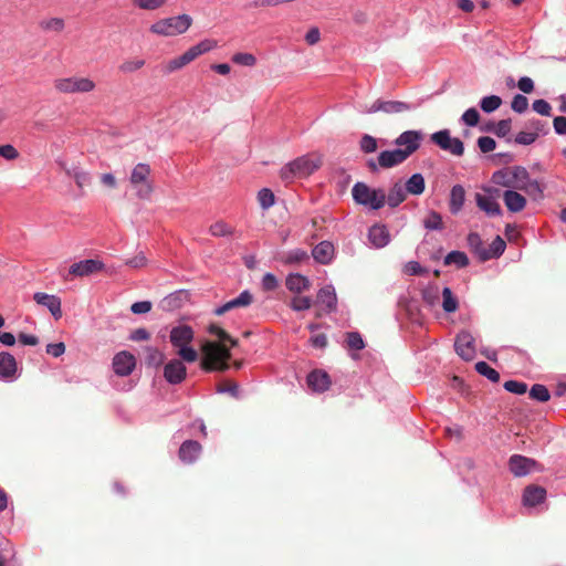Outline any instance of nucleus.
Masks as SVG:
<instances>
[{
  "mask_svg": "<svg viewBox=\"0 0 566 566\" xmlns=\"http://www.w3.org/2000/svg\"><path fill=\"white\" fill-rule=\"evenodd\" d=\"M208 332L216 336L220 343L206 340L202 344L201 368L206 371H226L229 368L228 360L231 357L230 349L226 344L230 343L231 346H235L237 340L216 324H210Z\"/></svg>",
  "mask_w": 566,
  "mask_h": 566,
  "instance_id": "f257e3e1",
  "label": "nucleus"
},
{
  "mask_svg": "<svg viewBox=\"0 0 566 566\" xmlns=\"http://www.w3.org/2000/svg\"><path fill=\"white\" fill-rule=\"evenodd\" d=\"M321 166V160L314 155H303L285 164L280 170L281 179L289 184L314 174Z\"/></svg>",
  "mask_w": 566,
  "mask_h": 566,
  "instance_id": "f03ea898",
  "label": "nucleus"
},
{
  "mask_svg": "<svg viewBox=\"0 0 566 566\" xmlns=\"http://www.w3.org/2000/svg\"><path fill=\"white\" fill-rule=\"evenodd\" d=\"M353 199L356 203L370 210H379L386 203V193L382 189L370 188L365 182H356L352 189Z\"/></svg>",
  "mask_w": 566,
  "mask_h": 566,
  "instance_id": "7ed1b4c3",
  "label": "nucleus"
},
{
  "mask_svg": "<svg viewBox=\"0 0 566 566\" xmlns=\"http://www.w3.org/2000/svg\"><path fill=\"white\" fill-rule=\"evenodd\" d=\"M192 19L188 14H180L177 17H170L161 19L150 25V32L163 35L174 36L185 33L191 25Z\"/></svg>",
  "mask_w": 566,
  "mask_h": 566,
  "instance_id": "20e7f679",
  "label": "nucleus"
},
{
  "mask_svg": "<svg viewBox=\"0 0 566 566\" xmlns=\"http://www.w3.org/2000/svg\"><path fill=\"white\" fill-rule=\"evenodd\" d=\"M514 190L524 191L534 200L544 198L545 186L532 179L528 170L523 166H513Z\"/></svg>",
  "mask_w": 566,
  "mask_h": 566,
  "instance_id": "39448f33",
  "label": "nucleus"
},
{
  "mask_svg": "<svg viewBox=\"0 0 566 566\" xmlns=\"http://www.w3.org/2000/svg\"><path fill=\"white\" fill-rule=\"evenodd\" d=\"M150 167L147 164H137L130 174L129 182L136 190V196L140 199H148L154 190L149 181Z\"/></svg>",
  "mask_w": 566,
  "mask_h": 566,
  "instance_id": "423d86ee",
  "label": "nucleus"
},
{
  "mask_svg": "<svg viewBox=\"0 0 566 566\" xmlns=\"http://www.w3.org/2000/svg\"><path fill=\"white\" fill-rule=\"evenodd\" d=\"M54 87L64 94L90 93L96 84L90 77L71 76L55 80Z\"/></svg>",
  "mask_w": 566,
  "mask_h": 566,
  "instance_id": "0eeeda50",
  "label": "nucleus"
},
{
  "mask_svg": "<svg viewBox=\"0 0 566 566\" xmlns=\"http://www.w3.org/2000/svg\"><path fill=\"white\" fill-rule=\"evenodd\" d=\"M408 158L400 151L399 148L391 150H382L377 159L369 158L366 161V166L371 172H377L380 168L389 169L399 166L405 163Z\"/></svg>",
  "mask_w": 566,
  "mask_h": 566,
  "instance_id": "6e6552de",
  "label": "nucleus"
},
{
  "mask_svg": "<svg viewBox=\"0 0 566 566\" xmlns=\"http://www.w3.org/2000/svg\"><path fill=\"white\" fill-rule=\"evenodd\" d=\"M417 104H411L402 101H386L378 98L368 108L361 109V113L374 114L385 113L387 115L401 114L417 108Z\"/></svg>",
  "mask_w": 566,
  "mask_h": 566,
  "instance_id": "1a4fd4ad",
  "label": "nucleus"
},
{
  "mask_svg": "<svg viewBox=\"0 0 566 566\" xmlns=\"http://www.w3.org/2000/svg\"><path fill=\"white\" fill-rule=\"evenodd\" d=\"M431 142L444 151L454 156H462L464 145L461 139L452 137L449 129H441L431 135Z\"/></svg>",
  "mask_w": 566,
  "mask_h": 566,
  "instance_id": "9d476101",
  "label": "nucleus"
},
{
  "mask_svg": "<svg viewBox=\"0 0 566 566\" xmlns=\"http://www.w3.org/2000/svg\"><path fill=\"white\" fill-rule=\"evenodd\" d=\"M422 137L423 135L420 130H406L395 139L394 144L409 158L419 149Z\"/></svg>",
  "mask_w": 566,
  "mask_h": 566,
  "instance_id": "9b49d317",
  "label": "nucleus"
},
{
  "mask_svg": "<svg viewBox=\"0 0 566 566\" xmlns=\"http://www.w3.org/2000/svg\"><path fill=\"white\" fill-rule=\"evenodd\" d=\"M112 367L117 376H129L136 367V358L132 353L122 350L113 357Z\"/></svg>",
  "mask_w": 566,
  "mask_h": 566,
  "instance_id": "f8f14e48",
  "label": "nucleus"
},
{
  "mask_svg": "<svg viewBox=\"0 0 566 566\" xmlns=\"http://www.w3.org/2000/svg\"><path fill=\"white\" fill-rule=\"evenodd\" d=\"M454 349L462 359H473L475 356L473 336L467 331L460 332L455 337Z\"/></svg>",
  "mask_w": 566,
  "mask_h": 566,
  "instance_id": "ddd939ff",
  "label": "nucleus"
},
{
  "mask_svg": "<svg viewBox=\"0 0 566 566\" xmlns=\"http://www.w3.org/2000/svg\"><path fill=\"white\" fill-rule=\"evenodd\" d=\"M105 264L95 259H87L73 263L69 269V274L73 276H88L93 273L104 270Z\"/></svg>",
  "mask_w": 566,
  "mask_h": 566,
  "instance_id": "4468645a",
  "label": "nucleus"
},
{
  "mask_svg": "<svg viewBox=\"0 0 566 566\" xmlns=\"http://www.w3.org/2000/svg\"><path fill=\"white\" fill-rule=\"evenodd\" d=\"M187 376V368L179 359H171L165 365L164 377L167 382L178 385L185 380Z\"/></svg>",
  "mask_w": 566,
  "mask_h": 566,
  "instance_id": "2eb2a0df",
  "label": "nucleus"
},
{
  "mask_svg": "<svg viewBox=\"0 0 566 566\" xmlns=\"http://www.w3.org/2000/svg\"><path fill=\"white\" fill-rule=\"evenodd\" d=\"M316 303L323 306L325 314H331L337 310V295L335 287L327 284L319 289L316 296Z\"/></svg>",
  "mask_w": 566,
  "mask_h": 566,
  "instance_id": "dca6fc26",
  "label": "nucleus"
},
{
  "mask_svg": "<svg viewBox=\"0 0 566 566\" xmlns=\"http://www.w3.org/2000/svg\"><path fill=\"white\" fill-rule=\"evenodd\" d=\"M536 461L521 454H513L509 460V469L515 476H525L532 472Z\"/></svg>",
  "mask_w": 566,
  "mask_h": 566,
  "instance_id": "f3484780",
  "label": "nucleus"
},
{
  "mask_svg": "<svg viewBox=\"0 0 566 566\" xmlns=\"http://www.w3.org/2000/svg\"><path fill=\"white\" fill-rule=\"evenodd\" d=\"M252 301L253 295L250 293V291L244 290L233 300H230L226 302L223 305L216 307L213 310V313L218 316H221L229 311L240 307H247L252 303Z\"/></svg>",
  "mask_w": 566,
  "mask_h": 566,
  "instance_id": "a211bd4d",
  "label": "nucleus"
},
{
  "mask_svg": "<svg viewBox=\"0 0 566 566\" xmlns=\"http://www.w3.org/2000/svg\"><path fill=\"white\" fill-rule=\"evenodd\" d=\"M368 241L376 248L381 249L389 244L390 233L385 224H374L368 230Z\"/></svg>",
  "mask_w": 566,
  "mask_h": 566,
  "instance_id": "6ab92c4d",
  "label": "nucleus"
},
{
  "mask_svg": "<svg viewBox=\"0 0 566 566\" xmlns=\"http://www.w3.org/2000/svg\"><path fill=\"white\" fill-rule=\"evenodd\" d=\"M33 298L39 305L46 307L54 318L59 319L62 316L61 300L56 295L36 292Z\"/></svg>",
  "mask_w": 566,
  "mask_h": 566,
  "instance_id": "aec40b11",
  "label": "nucleus"
},
{
  "mask_svg": "<svg viewBox=\"0 0 566 566\" xmlns=\"http://www.w3.org/2000/svg\"><path fill=\"white\" fill-rule=\"evenodd\" d=\"M306 382L313 391L323 392L329 388L331 378L326 371L316 369L307 375Z\"/></svg>",
  "mask_w": 566,
  "mask_h": 566,
  "instance_id": "412c9836",
  "label": "nucleus"
},
{
  "mask_svg": "<svg viewBox=\"0 0 566 566\" xmlns=\"http://www.w3.org/2000/svg\"><path fill=\"white\" fill-rule=\"evenodd\" d=\"M193 335V329L189 325H178L170 331V343L179 348L191 343Z\"/></svg>",
  "mask_w": 566,
  "mask_h": 566,
  "instance_id": "4be33fe9",
  "label": "nucleus"
},
{
  "mask_svg": "<svg viewBox=\"0 0 566 566\" xmlns=\"http://www.w3.org/2000/svg\"><path fill=\"white\" fill-rule=\"evenodd\" d=\"M17 360L8 352L0 353V376L4 380L12 381L17 378Z\"/></svg>",
  "mask_w": 566,
  "mask_h": 566,
  "instance_id": "5701e85b",
  "label": "nucleus"
},
{
  "mask_svg": "<svg viewBox=\"0 0 566 566\" xmlns=\"http://www.w3.org/2000/svg\"><path fill=\"white\" fill-rule=\"evenodd\" d=\"M314 260L319 264H329L335 256V248L329 241H322L312 250Z\"/></svg>",
  "mask_w": 566,
  "mask_h": 566,
  "instance_id": "b1692460",
  "label": "nucleus"
},
{
  "mask_svg": "<svg viewBox=\"0 0 566 566\" xmlns=\"http://www.w3.org/2000/svg\"><path fill=\"white\" fill-rule=\"evenodd\" d=\"M504 205L510 212H521L527 203L526 198L516 190H505L502 195Z\"/></svg>",
  "mask_w": 566,
  "mask_h": 566,
  "instance_id": "393cba45",
  "label": "nucleus"
},
{
  "mask_svg": "<svg viewBox=\"0 0 566 566\" xmlns=\"http://www.w3.org/2000/svg\"><path fill=\"white\" fill-rule=\"evenodd\" d=\"M201 453V444L195 440H186L179 448V459L184 463H193Z\"/></svg>",
  "mask_w": 566,
  "mask_h": 566,
  "instance_id": "a878e982",
  "label": "nucleus"
},
{
  "mask_svg": "<svg viewBox=\"0 0 566 566\" xmlns=\"http://www.w3.org/2000/svg\"><path fill=\"white\" fill-rule=\"evenodd\" d=\"M57 164L66 172L67 176L72 177L78 188H84L91 184V176L87 171L83 170L76 165L67 166L64 161L59 160Z\"/></svg>",
  "mask_w": 566,
  "mask_h": 566,
  "instance_id": "bb28decb",
  "label": "nucleus"
},
{
  "mask_svg": "<svg viewBox=\"0 0 566 566\" xmlns=\"http://www.w3.org/2000/svg\"><path fill=\"white\" fill-rule=\"evenodd\" d=\"M546 490L537 485H528L523 492V504L528 507H535L544 502Z\"/></svg>",
  "mask_w": 566,
  "mask_h": 566,
  "instance_id": "cd10ccee",
  "label": "nucleus"
},
{
  "mask_svg": "<svg viewBox=\"0 0 566 566\" xmlns=\"http://www.w3.org/2000/svg\"><path fill=\"white\" fill-rule=\"evenodd\" d=\"M491 181L496 186L506 188V190H513L515 185L513 179V166L494 171Z\"/></svg>",
  "mask_w": 566,
  "mask_h": 566,
  "instance_id": "c85d7f7f",
  "label": "nucleus"
},
{
  "mask_svg": "<svg viewBox=\"0 0 566 566\" xmlns=\"http://www.w3.org/2000/svg\"><path fill=\"white\" fill-rule=\"evenodd\" d=\"M286 289L294 293H302L304 291L310 290L311 282L308 277L300 274V273H292L289 274L285 281Z\"/></svg>",
  "mask_w": 566,
  "mask_h": 566,
  "instance_id": "c756f323",
  "label": "nucleus"
},
{
  "mask_svg": "<svg viewBox=\"0 0 566 566\" xmlns=\"http://www.w3.org/2000/svg\"><path fill=\"white\" fill-rule=\"evenodd\" d=\"M476 205L490 217H499L502 214L499 202L489 196L476 195Z\"/></svg>",
  "mask_w": 566,
  "mask_h": 566,
  "instance_id": "7c9ffc66",
  "label": "nucleus"
},
{
  "mask_svg": "<svg viewBox=\"0 0 566 566\" xmlns=\"http://www.w3.org/2000/svg\"><path fill=\"white\" fill-rule=\"evenodd\" d=\"M465 200V190L461 185H454L450 191L449 209L452 214H457L463 208Z\"/></svg>",
  "mask_w": 566,
  "mask_h": 566,
  "instance_id": "2f4dec72",
  "label": "nucleus"
},
{
  "mask_svg": "<svg viewBox=\"0 0 566 566\" xmlns=\"http://www.w3.org/2000/svg\"><path fill=\"white\" fill-rule=\"evenodd\" d=\"M403 188L407 193H410L413 196H420L421 193H423V191L426 189L424 177L420 172H416V174L411 175L407 179Z\"/></svg>",
  "mask_w": 566,
  "mask_h": 566,
  "instance_id": "473e14b6",
  "label": "nucleus"
},
{
  "mask_svg": "<svg viewBox=\"0 0 566 566\" xmlns=\"http://www.w3.org/2000/svg\"><path fill=\"white\" fill-rule=\"evenodd\" d=\"M407 192L400 182H395L386 196V202L389 207L396 208L406 200Z\"/></svg>",
  "mask_w": 566,
  "mask_h": 566,
  "instance_id": "72a5a7b5",
  "label": "nucleus"
},
{
  "mask_svg": "<svg viewBox=\"0 0 566 566\" xmlns=\"http://www.w3.org/2000/svg\"><path fill=\"white\" fill-rule=\"evenodd\" d=\"M505 248V241L500 235H496L486 249V253L483 255L482 262L500 258L504 253Z\"/></svg>",
  "mask_w": 566,
  "mask_h": 566,
  "instance_id": "f704fd0d",
  "label": "nucleus"
},
{
  "mask_svg": "<svg viewBox=\"0 0 566 566\" xmlns=\"http://www.w3.org/2000/svg\"><path fill=\"white\" fill-rule=\"evenodd\" d=\"M467 243L471 251L482 261L483 255L486 253V248L476 232H470L467 238Z\"/></svg>",
  "mask_w": 566,
  "mask_h": 566,
  "instance_id": "c9c22d12",
  "label": "nucleus"
},
{
  "mask_svg": "<svg viewBox=\"0 0 566 566\" xmlns=\"http://www.w3.org/2000/svg\"><path fill=\"white\" fill-rule=\"evenodd\" d=\"M444 265L454 264L458 269L467 268L470 263L468 255L462 251L449 252L443 261Z\"/></svg>",
  "mask_w": 566,
  "mask_h": 566,
  "instance_id": "e433bc0d",
  "label": "nucleus"
},
{
  "mask_svg": "<svg viewBox=\"0 0 566 566\" xmlns=\"http://www.w3.org/2000/svg\"><path fill=\"white\" fill-rule=\"evenodd\" d=\"M442 308L446 313H453L458 310V300L450 287L446 286L442 290Z\"/></svg>",
  "mask_w": 566,
  "mask_h": 566,
  "instance_id": "4c0bfd02",
  "label": "nucleus"
},
{
  "mask_svg": "<svg viewBox=\"0 0 566 566\" xmlns=\"http://www.w3.org/2000/svg\"><path fill=\"white\" fill-rule=\"evenodd\" d=\"M501 105L502 98L497 95L484 96L480 101V107L486 114L495 112Z\"/></svg>",
  "mask_w": 566,
  "mask_h": 566,
  "instance_id": "58836bf2",
  "label": "nucleus"
},
{
  "mask_svg": "<svg viewBox=\"0 0 566 566\" xmlns=\"http://www.w3.org/2000/svg\"><path fill=\"white\" fill-rule=\"evenodd\" d=\"M306 260H308V254L303 249L290 250L283 256V262L286 264H300Z\"/></svg>",
  "mask_w": 566,
  "mask_h": 566,
  "instance_id": "ea45409f",
  "label": "nucleus"
},
{
  "mask_svg": "<svg viewBox=\"0 0 566 566\" xmlns=\"http://www.w3.org/2000/svg\"><path fill=\"white\" fill-rule=\"evenodd\" d=\"M423 227L427 229V230H437V231H440L443 229V221H442V217L439 212L437 211H430L428 217L423 220Z\"/></svg>",
  "mask_w": 566,
  "mask_h": 566,
  "instance_id": "a19ab883",
  "label": "nucleus"
},
{
  "mask_svg": "<svg viewBox=\"0 0 566 566\" xmlns=\"http://www.w3.org/2000/svg\"><path fill=\"white\" fill-rule=\"evenodd\" d=\"M475 370L493 382H497L500 380V374L485 361H478L475 364Z\"/></svg>",
  "mask_w": 566,
  "mask_h": 566,
  "instance_id": "79ce46f5",
  "label": "nucleus"
},
{
  "mask_svg": "<svg viewBox=\"0 0 566 566\" xmlns=\"http://www.w3.org/2000/svg\"><path fill=\"white\" fill-rule=\"evenodd\" d=\"M258 201L263 210H268L275 203V196L271 189L262 188L258 192Z\"/></svg>",
  "mask_w": 566,
  "mask_h": 566,
  "instance_id": "37998d69",
  "label": "nucleus"
},
{
  "mask_svg": "<svg viewBox=\"0 0 566 566\" xmlns=\"http://www.w3.org/2000/svg\"><path fill=\"white\" fill-rule=\"evenodd\" d=\"M530 397L539 402H546L549 400L551 395L548 389L544 385L535 384L532 386L530 390Z\"/></svg>",
  "mask_w": 566,
  "mask_h": 566,
  "instance_id": "c03bdc74",
  "label": "nucleus"
},
{
  "mask_svg": "<svg viewBox=\"0 0 566 566\" xmlns=\"http://www.w3.org/2000/svg\"><path fill=\"white\" fill-rule=\"evenodd\" d=\"M209 232L213 237H228L233 233V229L224 221H217L210 226Z\"/></svg>",
  "mask_w": 566,
  "mask_h": 566,
  "instance_id": "a18cd8bd",
  "label": "nucleus"
},
{
  "mask_svg": "<svg viewBox=\"0 0 566 566\" xmlns=\"http://www.w3.org/2000/svg\"><path fill=\"white\" fill-rule=\"evenodd\" d=\"M232 62L238 65L252 67L256 64V57L252 53L239 52L232 55Z\"/></svg>",
  "mask_w": 566,
  "mask_h": 566,
  "instance_id": "49530a36",
  "label": "nucleus"
},
{
  "mask_svg": "<svg viewBox=\"0 0 566 566\" xmlns=\"http://www.w3.org/2000/svg\"><path fill=\"white\" fill-rule=\"evenodd\" d=\"M527 127L531 129L533 134H536V137L538 138L541 135H546L549 132L548 124L541 119H530L527 122Z\"/></svg>",
  "mask_w": 566,
  "mask_h": 566,
  "instance_id": "de8ad7c7",
  "label": "nucleus"
},
{
  "mask_svg": "<svg viewBox=\"0 0 566 566\" xmlns=\"http://www.w3.org/2000/svg\"><path fill=\"white\" fill-rule=\"evenodd\" d=\"M313 304L310 296H294L291 300L290 307L295 312L306 311Z\"/></svg>",
  "mask_w": 566,
  "mask_h": 566,
  "instance_id": "09e8293b",
  "label": "nucleus"
},
{
  "mask_svg": "<svg viewBox=\"0 0 566 566\" xmlns=\"http://www.w3.org/2000/svg\"><path fill=\"white\" fill-rule=\"evenodd\" d=\"M359 146H360V149L363 153L371 154L377 150L378 143L375 137H373L371 135L365 134V135H363V137L359 142Z\"/></svg>",
  "mask_w": 566,
  "mask_h": 566,
  "instance_id": "8fccbe9b",
  "label": "nucleus"
},
{
  "mask_svg": "<svg viewBox=\"0 0 566 566\" xmlns=\"http://www.w3.org/2000/svg\"><path fill=\"white\" fill-rule=\"evenodd\" d=\"M64 20L61 18H51L40 22V27L46 31L61 32L64 29Z\"/></svg>",
  "mask_w": 566,
  "mask_h": 566,
  "instance_id": "3c124183",
  "label": "nucleus"
},
{
  "mask_svg": "<svg viewBox=\"0 0 566 566\" xmlns=\"http://www.w3.org/2000/svg\"><path fill=\"white\" fill-rule=\"evenodd\" d=\"M479 120L480 114L478 109L474 107L468 108L461 116V122L469 127L476 126L479 124Z\"/></svg>",
  "mask_w": 566,
  "mask_h": 566,
  "instance_id": "603ef678",
  "label": "nucleus"
},
{
  "mask_svg": "<svg viewBox=\"0 0 566 566\" xmlns=\"http://www.w3.org/2000/svg\"><path fill=\"white\" fill-rule=\"evenodd\" d=\"M347 346L355 350H360L365 347L364 339L358 332H349L346 335Z\"/></svg>",
  "mask_w": 566,
  "mask_h": 566,
  "instance_id": "864d4df0",
  "label": "nucleus"
},
{
  "mask_svg": "<svg viewBox=\"0 0 566 566\" xmlns=\"http://www.w3.org/2000/svg\"><path fill=\"white\" fill-rule=\"evenodd\" d=\"M145 65V61L142 59L127 60L119 65V71L128 74L140 70Z\"/></svg>",
  "mask_w": 566,
  "mask_h": 566,
  "instance_id": "5fc2aeb1",
  "label": "nucleus"
},
{
  "mask_svg": "<svg viewBox=\"0 0 566 566\" xmlns=\"http://www.w3.org/2000/svg\"><path fill=\"white\" fill-rule=\"evenodd\" d=\"M512 129V120L510 118L501 119L492 129L497 137H506Z\"/></svg>",
  "mask_w": 566,
  "mask_h": 566,
  "instance_id": "6e6d98bb",
  "label": "nucleus"
},
{
  "mask_svg": "<svg viewBox=\"0 0 566 566\" xmlns=\"http://www.w3.org/2000/svg\"><path fill=\"white\" fill-rule=\"evenodd\" d=\"M178 355L184 361L195 363L198 359V353L191 346L185 345L178 348Z\"/></svg>",
  "mask_w": 566,
  "mask_h": 566,
  "instance_id": "4d7b16f0",
  "label": "nucleus"
},
{
  "mask_svg": "<svg viewBox=\"0 0 566 566\" xmlns=\"http://www.w3.org/2000/svg\"><path fill=\"white\" fill-rule=\"evenodd\" d=\"M511 107L514 112L523 114L528 107V99L522 94H516L511 103Z\"/></svg>",
  "mask_w": 566,
  "mask_h": 566,
  "instance_id": "13d9d810",
  "label": "nucleus"
},
{
  "mask_svg": "<svg viewBox=\"0 0 566 566\" xmlns=\"http://www.w3.org/2000/svg\"><path fill=\"white\" fill-rule=\"evenodd\" d=\"M504 389L515 395H523L527 391V385L517 380H507L504 382Z\"/></svg>",
  "mask_w": 566,
  "mask_h": 566,
  "instance_id": "bf43d9fd",
  "label": "nucleus"
},
{
  "mask_svg": "<svg viewBox=\"0 0 566 566\" xmlns=\"http://www.w3.org/2000/svg\"><path fill=\"white\" fill-rule=\"evenodd\" d=\"M134 4L143 10H156L166 3V0H134Z\"/></svg>",
  "mask_w": 566,
  "mask_h": 566,
  "instance_id": "052dcab7",
  "label": "nucleus"
},
{
  "mask_svg": "<svg viewBox=\"0 0 566 566\" xmlns=\"http://www.w3.org/2000/svg\"><path fill=\"white\" fill-rule=\"evenodd\" d=\"M532 108L534 112L542 116H551L552 115V106L545 99H536L532 104Z\"/></svg>",
  "mask_w": 566,
  "mask_h": 566,
  "instance_id": "680f3d73",
  "label": "nucleus"
},
{
  "mask_svg": "<svg viewBox=\"0 0 566 566\" xmlns=\"http://www.w3.org/2000/svg\"><path fill=\"white\" fill-rule=\"evenodd\" d=\"M476 143H478L479 149L484 154L494 150L496 147V142L492 137H489V136L479 137Z\"/></svg>",
  "mask_w": 566,
  "mask_h": 566,
  "instance_id": "e2e57ef3",
  "label": "nucleus"
},
{
  "mask_svg": "<svg viewBox=\"0 0 566 566\" xmlns=\"http://www.w3.org/2000/svg\"><path fill=\"white\" fill-rule=\"evenodd\" d=\"M537 139L536 134L532 132H520L516 134L514 142L518 145L528 146Z\"/></svg>",
  "mask_w": 566,
  "mask_h": 566,
  "instance_id": "0e129e2a",
  "label": "nucleus"
},
{
  "mask_svg": "<svg viewBox=\"0 0 566 566\" xmlns=\"http://www.w3.org/2000/svg\"><path fill=\"white\" fill-rule=\"evenodd\" d=\"M308 343L314 348L325 349L327 347L328 339L325 334H314L310 337Z\"/></svg>",
  "mask_w": 566,
  "mask_h": 566,
  "instance_id": "69168bd1",
  "label": "nucleus"
},
{
  "mask_svg": "<svg viewBox=\"0 0 566 566\" xmlns=\"http://www.w3.org/2000/svg\"><path fill=\"white\" fill-rule=\"evenodd\" d=\"M164 354L158 350L157 348H149L148 349V356H147V363L149 365L159 366L164 363Z\"/></svg>",
  "mask_w": 566,
  "mask_h": 566,
  "instance_id": "338daca9",
  "label": "nucleus"
},
{
  "mask_svg": "<svg viewBox=\"0 0 566 566\" xmlns=\"http://www.w3.org/2000/svg\"><path fill=\"white\" fill-rule=\"evenodd\" d=\"M0 156L7 160H14L19 157L18 150L10 144L0 146Z\"/></svg>",
  "mask_w": 566,
  "mask_h": 566,
  "instance_id": "774afa93",
  "label": "nucleus"
}]
</instances>
